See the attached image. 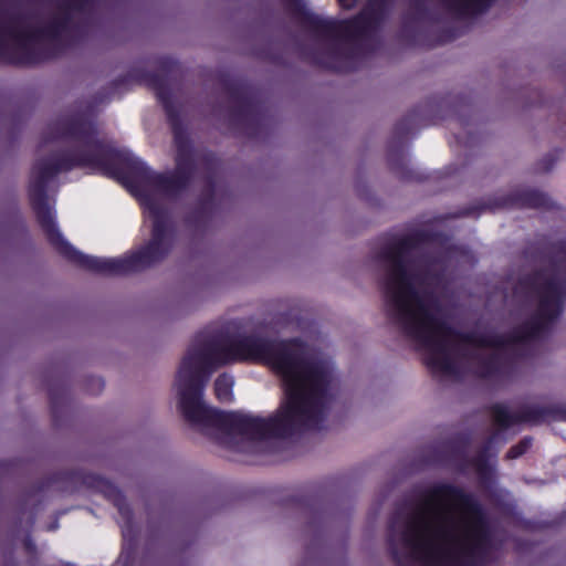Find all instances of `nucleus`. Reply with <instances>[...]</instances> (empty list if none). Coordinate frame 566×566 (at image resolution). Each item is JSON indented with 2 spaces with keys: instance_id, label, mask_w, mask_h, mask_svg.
Masks as SVG:
<instances>
[{
  "instance_id": "obj_10",
  "label": "nucleus",
  "mask_w": 566,
  "mask_h": 566,
  "mask_svg": "<svg viewBox=\"0 0 566 566\" xmlns=\"http://www.w3.org/2000/svg\"><path fill=\"white\" fill-rule=\"evenodd\" d=\"M153 86L156 90L157 97L163 102V104L167 107L168 106V98H167V92L164 87L161 81L153 80Z\"/></svg>"
},
{
  "instance_id": "obj_11",
  "label": "nucleus",
  "mask_w": 566,
  "mask_h": 566,
  "mask_svg": "<svg viewBox=\"0 0 566 566\" xmlns=\"http://www.w3.org/2000/svg\"><path fill=\"white\" fill-rule=\"evenodd\" d=\"M527 202L530 206L537 207L543 203V198L538 193H532Z\"/></svg>"
},
{
  "instance_id": "obj_5",
  "label": "nucleus",
  "mask_w": 566,
  "mask_h": 566,
  "mask_svg": "<svg viewBox=\"0 0 566 566\" xmlns=\"http://www.w3.org/2000/svg\"><path fill=\"white\" fill-rule=\"evenodd\" d=\"M91 0H59L48 19L20 15L0 8V57L13 63H35L48 57L72 34L74 20Z\"/></svg>"
},
{
  "instance_id": "obj_4",
  "label": "nucleus",
  "mask_w": 566,
  "mask_h": 566,
  "mask_svg": "<svg viewBox=\"0 0 566 566\" xmlns=\"http://www.w3.org/2000/svg\"><path fill=\"white\" fill-rule=\"evenodd\" d=\"M389 546L400 566H478L491 557L493 538L476 499L439 483L410 512L395 516Z\"/></svg>"
},
{
  "instance_id": "obj_1",
  "label": "nucleus",
  "mask_w": 566,
  "mask_h": 566,
  "mask_svg": "<svg viewBox=\"0 0 566 566\" xmlns=\"http://www.w3.org/2000/svg\"><path fill=\"white\" fill-rule=\"evenodd\" d=\"M336 384L331 359L297 339L227 331L196 336L175 388L192 427L233 451L260 454L323 428Z\"/></svg>"
},
{
  "instance_id": "obj_3",
  "label": "nucleus",
  "mask_w": 566,
  "mask_h": 566,
  "mask_svg": "<svg viewBox=\"0 0 566 566\" xmlns=\"http://www.w3.org/2000/svg\"><path fill=\"white\" fill-rule=\"evenodd\" d=\"M174 134L177 148L174 172L157 174L140 158H128L133 170L129 180L130 191L139 199L146 218L153 223L149 243L124 256L98 258L83 254L63 238L45 189L48 182L59 172L76 166L88 167L104 176L118 178V154L111 145L98 138L97 130L90 120L76 117L57 124L52 139L63 140L70 150L39 159L32 168L29 191L42 229L61 254L86 270L118 275L142 271L161 261L169 253L175 237L168 206L186 190L198 170L188 137L177 128Z\"/></svg>"
},
{
  "instance_id": "obj_2",
  "label": "nucleus",
  "mask_w": 566,
  "mask_h": 566,
  "mask_svg": "<svg viewBox=\"0 0 566 566\" xmlns=\"http://www.w3.org/2000/svg\"><path fill=\"white\" fill-rule=\"evenodd\" d=\"M432 242L419 235L397 239L378 254L384 271L386 311L391 322L426 353L431 370L444 378L465 373L491 377L507 359L525 354L562 314L566 300V243L552 249L547 264L523 277L514 298L526 315L522 325L507 336L475 331L461 335L451 329L442 305L444 287L441 271L455 255L449 247L438 258L427 255Z\"/></svg>"
},
{
  "instance_id": "obj_9",
  "label": "nucleus",
  "mask_w": 566,
  "mask_h": 566,
  "mask_svg": "<svg viewBox=\"0 0 566 566\" xmlns=\"http://www.w3.org/2000/svg\"><path fill=\"white\" fill-rule=\"evenodd\" d=\"M532 446V440L528 438L523 439L520 443L512 447L509 452L507 457L510 459H516L521 455H523Z\"/></svg>"
},
{
  "instance_id": "obj_8",
  "label": "nucleus",
  "mask_w": 566,
  "mask_h": 566,
  "mask_svg": "<svg viewBox=\"0 0 566 566\" xmlns=\"http://www.w3.org/2000/svg\"><path fill=\"white\" fill-rule=\"evenodd\" d=\"M233 378L229 375H220L214 381L217 398L222 402L232 400Z\"/></svg>"
},
{
  "instance_id": "obj_13",
  "label": "nucleus",
  "mask_w": 566,
  "mask_h": 566,
  "mask_svg": "<svg viewBox=\"0 0 566 566\" xmlns=\"http://www.w3.org/2000/svg\"><path fill=\"white\" fill-rule=\"evenodd\" d=\"M120 514L127 518H129V510L126 506H119L118 507Z\"/></svg>"
},
{
  "instance_id": "obj_12",
  "label": "nucleus",
  "mask_w": 566,
  "mask_h": 566,
  "mask_svg": "<svg viewBox=\"0 0 566 566\" xmlns=\"http://www.w3.org/2000/svg\"><path fill=\"white\" fill-rule=\"evenodd\" d=\"M338 3L343 9L348 10V9H352L355 7V4L357 3V0H338Z\"/></svg>"
},
{
  "instance_id": "obj_6",
  "label": "nucleus",
  "mask_w": 566,
  "mask_h": 566,
  "mask_svg": "<svg viewBox=\"0 0 566 566\" xmlns=\"http://www.w3.org/2000/svg\"><path fill=\"white\" fill-rule=\"evenodd\" d=\"M392 0H368L361 12L349 21L311 19L318 52L313 60L325 67L348 71L355 60L369 51L375 34L386 18Z\"/></svg>"
},
{
  "instance_id": "obj_7",
  "label": "nucleus",
  "mask_w": 566,
  "mask_h": 566,
  "mask_svg": "<svg viewBox=\"0 0 566 566\" xmlns=\"http://www.w3.org/2000/svg\"><path fill=\"white\" fill-rule=\"evenodd\" d=\"M494 422L500 428H509L518 422H537L542 412L533 407H527L518 413H512L505 406L496 405L492 408Z\"/></svg>"
}]
</instances>
